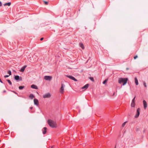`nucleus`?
I'll use <instances>...</instances> for the list:
<instances>
[{"label": "nucleus", "mask_w": 148, "mask_h": 148, "mask_svg": "<svg viewBox=\"0 0 148 148\" xmlns=\"http://www.w3.org/2000/svg\"><path fill=\"white\" fill-rule=\"evenodd\" d=\"M48 123L49 125L51 127L54 128L57 127V124L56 122L51 120H48Z\"/></svg>", "instance_id": "f257e3e1"}, {"label": "nucleus", "mask_w": 148, "mask_h": 148, "mask_svg": "<svg viewBox=\"0 0 148 148\" xmlns=\"http://www.w3.org/2000/svg\"><path fill=\"white\" fill-rule=\"evenodd\" d=\"M127 80L128 79L127 78H120L119 80V84H121L122 83L123 84V85H124L127 83Z\"/></svg>", "instance_id": "f03ea898"}, {"label": "nucleus", "mask_w": 148, "mask_h": 148, "mask_svg": "<svg viewBox=\"0 0 148 148\" xmlns=\"http://www.w3.org/2000/svg\"><path fill=\"white\" fill-rule=\"evenodd\" d=\"M140 108H138L137 110L136 114L134 116L135 118H137L139 116L140 114Z\"/></svg>", "instance_id": "7ed1b4c3"}, {"label": "nucleus", "mask_w": 148, "mask_h": 148, "mask_svg": "<svg viewBox=\"0 0 148 148\" xmlns=\"http://www.w3.org/2000/svg\"><path fill=\"white\" fill-rule=\"evenodd\" d=\"M14 79L16 81H22V77H20L18 75L14 76Z\"/></svg>", "instance_id": "20e7f679"}, {"label": "nucleus", "mask_w": 148, "mask_h": 148, "mask_svg": "<svg viewBox=\"0 0 148 148\" xmlns=\"http://www.w3.org/2000/svg\"><path fill=\"white\" fill-rule=\"evenodd\" d=\"M65 86V85L63 84H61V86L60 89V92L62 94L64 93V88Z\"/></svg>", "instance_id": "39448f33"}, {"label": "nucleus", "mask_w": 148, "mask_h": 148, "mask_svg": "<svg viewBox=\"0 0 148 148\" xmlns=\"http://www.w3.org/2000/svg\"><path fill=\"white\" fill-rule=\"evenodd\" d=\"M52 77L50 76H45L44 78L46 80L50 81L52 79Z\"/></svg>", "instance_id": "423d86ee"}, {"label": "nucleus", "mask_w": 148, "mask_h": 148, "mask_svg": "<svg viewBox=\"0 0 148 148\" xmlns=\"http://www.w3.org/2000/svg\"><path fill=\"white\" fill-rule=\"evenodd\" d=\"M51 95L50 93H48L43 95V97L44 98H49L51 97Z\"/></svg>", "instance_id": "0eeeda50"}, {"label": "nucleus", "mask_w": 148, "mask_h": 148, "mask_svg": "<svg viewBox=\"0 0 148 148\" xmlns=\"http://www.w3.org/2000/svg\"><path fill=\"white\" fill-rule=\"evenodd\" d=\"M67 77L69 78L70 79L74 81H75L77 82V80L74 77L71 76V75H67Z\"/></svg>", "instance_id": "6e6552de"}, {"label": "nucleus", "mask_w": 148, "mask_h": 148, "mask_svg": "<svg viewBox=\"0 0 148 148\" xmlns=\"http://www.w3.org/2000/svg\"><path fill=\"white\" fill-rule=\"evenodd\" d=\"M34 104L37 106L39 105V102L38 100L36 99H35L34 100Z\"/></svg>", "instance_id": "1a4fd4ad"}, {"label": "nucleus", "mask_w": 148, "mask_h": 148, "mask_svg": "<svg viewBox=\"0 0 148 148\" xmlns=\"http://www.w3.org/2000/svg\"><path fill=\"white\" fill-rule=\"evenodd\" d=\"M47 128L46 127H44L42 129V133L44 134H46L47 132Z\"/></svg>", "instance_id": "9d476101"}, {"label": "nucleus", "mask_w": 148, "mask_h": 148, "mask_svg": "<svg viewBox=\"0 0 148 148\" xmlns=\"http://www.w3.org/2000/svg\"><path fill=\"white\" fill-rule=\"evenodd\" d=\"M27 67L26 65H25L23 66V67H22L21 69H20V71L21 72H23L26 68Z\"/></svg>", "instance_id": "9b49d317"}, {"label": "nucleus", "mask_w": 148, "mask_h": 148, "mask_svg": "<svg viewBox=\"0 0 148 148\" xmlns=\"http://www.w3.org/2000/svg\"><path fill=\"white\" fill-rule=\"evenodd\" d=\"M143 104L144 108L145 109L146 108L147 106V103L146 101L145 100H143Z\"/></svg>", "instance_id": "f8f14e48"}, {"label": "nucleus", "mask_w": 148, "mask_h": 148, "mask_svg": "<svg viewBox=\"0 0 148 148\" xmlns=\"http://www.w3.org/2000/svg\"><path fill=\"white\" fill-rule=\"evenodd\" d=\"M89 85L88 84H87L83 86L82 88V89H87Z\"/></svg>", "instance_id": "ddd939ff"}, {"label": "nucleus", "mask_w": 148, "mask_h": 148, "mask_svg": "<svg viewBox=\"0 0 148 148\" xmlns=\"http://www.w3.org/2000/svg\"><path fill=\"white\" fill-rule=\"evenodd\" d=\"M31 87L32 88H33V89H38V87L37 86L34 85V84H33L32 85H31Z\"/></svg>", "instance_id": "4468645a"}, {"label": "nucleus", "mask_w": 148, "mask_h": 148, "mask_svg": "<svg viewBox=\"0 0 148 148\" xmlns=\"http://www.w3.org/2000/svg\"><path fill=\"white\" fill-rule=\"evenodd\" d=\"M134 80H135V83L136 84V85H137L138 84V79L136 77H135L134 78Z\"/></svg>", "instance_id": "2eb2a0df"}, {"label": "nucleus", "mask_w": 148, "mask_h": 148, "mask_svg": "<svg viewBox=\"0 0 148 148\" xmlns=\"http://www.w3.org/2000/svg\"><path fill=\"white\" fill-rule=\"evenodd\" d=\"M29 98H30L31 99H33V98L35 97V96L34 95L32 94H30L29 96Z\"/></svg>", "instance_id": "dca6fc26"}, {"label": "nucleus", "mask_w": 148, "mask_h": 148, "mask_svg": "<svg viewBox=\"0 0 148 148\" xmlns=\"http://www.w3.org/2000/svg\"><path fill=\"white\" fill-rule=\"evenodd\" d=\"M80 47H81L83 49H84V46L83 44L82 43H80L79 44Z\"/></svg>", "instance_id": "f3484780"}, {"label": "nucleus", "mask_w": 148, "mask_h": 148, "mask_svg": "<svg viewBox=\"0 0 148 148\" xmlns=\"http://www.w3.org/2000/svg\"><path fill=\"white\" fill-rule=\"evenodd\" d=\"M135 102H132L131 103V106L133 107H134L135 106Z\"/></svg>", "instance_id": "a211bd4d"}, {"label": "nucleus", "mask_w": 148, "mask_h": 148, "mask_svg": "<svg viewBox=\"0 0 148 148\" xmlns=\"http://www.w3.org/2000/svg\"><path fill=\"white\" fill-rule=\"evenodd\" d=\"M24 86H20L18 87V88L20 90H22L24 88Z\"/></svg>", "instance_id": "6ab92c4d"}, {"label": "nucleus", "mask_w": 148, "mask_h": 148, "mask_svg": "<svg viewBox=\"0 0 148 148\" xmlns=\"http://www.w3.org/2000/svg\"><path fill=\"white\" fill-rule=\"evenodd\" d=\"M6 81L8 82V83H9V84L10 85H12V83L11 82V81H10V80L9 79H7L6 80Z\"/></svg>", "instance_id": "aec40b11"}, {"label": "nucleus", "mask_w": 148, "mask_h": 148, "mask_svg": "<svg viewBox=\"0 0 148 148\" xmlns=\"http://www.w3.org/2000/svg\"><path fill=\"white\" fill-rule=\"evenodd\" d=\"M7 73L8 74H9V76L11 75L12 74L11 72V71H10V70H8V71Z\"/></svg>", "instance_id": "412c9836"}, {"label": "nucleus", "mask_w": 148, "mask_h": 148, "mask_svg": "<svg viewBox=\"0 0 148 148\" xmlns=\"http://www.w3.org/2000/svg\"><path fill=\"white\" fill-rule=\"evenodd\" d=\"M11 4V3L10 2L6 3V5L10 6Z\"/></svg>", "instance_id": "4be33fe9"}, {"label": "nucleus", "mask_w": 148, "mask_h": 148, "mask_svg": "<svg viewBox=\"0 0 148 148\" xmlns=\"http://www.w3.org/2000/svg\"><path fill=\"white\" fill-rule=\"evenodd\" d=\"M107 80H108L107 79H106L105 80H104L103 82V84H105L107 82Z\"/></svg>", "instance_id": "5701e85b"}, {"label": "nucleus", "mask_w": 148, "mask_h": 148, "mask_svg": "<svg viewBox=\"0 0 148 148\" xmlns=\"http://www.w3.org/2000/svg\"><path fill=\"white\" fill-rule=\"evenodd\" d=\"M135 98H136V96H135L134 97V98L132 99V102H135Z\"/></svg>", "instance_id": "b1692460"}, {"label": "nucleus", "mask_w": 148, "mask_h": 148, "mask_svg": "<svg viewBox=\"0 0 148 148\" xmlns=\"http://www.w3.org/2000/svg\"><path fill=\"white\" fill-rule=\"evenodd\" d=\"M126 123V122H124V123H123L122 125V126L123 127L125 125V123Z\"/></svg>", "instance_id": "393cba45"}, {"label": "nucleus", "mask_w": 148, "mask_h": 148, "mask_svg": "<svg viewBox=\"0 0 148 148\" xmlns=\"http://www.w3.org/2000/svg\"><path fill=\"white\" fill-rule=\"evenodd\" d=\"M90 79L92 81H93V82L94 81V79L92 77H90Z\"/></svg>", "instance_id": "a878e982"}, {"label": "nucleus", "mask_w": 148, "mask_h": 148, "mask_svg": "<svg viewBox=\"0 0 148 148\" xmlns=\"http://www.w3.org/2000/svg\"><path fill=\"white\" fill-rule=\"evenodd\" d=\"M143 85L145 87H147V85H146V83L145 82H143Z\"/></svg>", "instance_id": "bb28decb"}, {"label": "nucleus", "mask_w": 148, "mask_h": 148, "mask_svg": "<svg viewBox=\"0 0 148 148\" xmlns=\"http://www.w3.org/2000/svg\"><path fill=\"white\" fill-rule=\"evenodd\" d=\"M12 91L15 94H16V95H17L18 96H19L18 95V93H17L16 92H15V91Z\"/></svg>", "instance_id": "cd10ccee"}, {"label": "nucleus", "mask_w": 148, "mask_h": 148, "mask_svg": "<svg viewBox=\"0 0 148 148\" xmlns=\"http://www.w3.org/2000/svg\"><path fill=\"white\" fill-rule=\"evenodd\" d=\"M9 75H5L4 76V77L5 78H7V77H9Z\"/></svg>", "instance_id": "c85d7f7f"}, {"label": "nucleus", "mask_w": 148, "mask_h": 148, "mask_svg": "<svg viewBox=\"0 0 148 148\" xmlns=\"http://www.w3.org/2000/svg\"><path fill=\"white\" fill-rule=\"evenodd\" d=\"M44 2L45 3L46 5H47V4H48V2L47 1H44Z\"/></svg>", "instance_id": "c756f323"}, {"label": "nucleus", "mask_w": 148, "mask_h": 148, "mask_svg": "<svg viewBox=\"0 0 148 148\" xmlns=\"http://www.w3.org/2000/svg\"><path fill=\"white\" fill-rule=\"evenodd\" d=\"M137 58H138V56L137 55H136L134 57V59H136Z\"/></svg>", "instance_id": "7c9ffc66"}, {"label": "nucleus", "mask_w": 148, "mask_h": 148, "mask_svg": "<svg viewBox=\"0 0 148 148\" xmlns=\"http://www.w3.org/2000/svg\"><path fill=\"white\" fill-rule=\"evenodd\" d=\"M116 94L115 95V92H114L112 95V96H116Z\"/></svg>", "instance_id": "2f4dec72"}, {"label": "nucleus", "mask_w": 148, "mask_h": 148, "mask_svg": "<svg viewBox=\"0 0 148 148\" xmlns=\"http://www.w3.org/2000/svg\"><path fill=\"white\" fill-rule=\"evenodd\" d=\"M2 5V3L1 1H0V6H1Z\"/></svg>", "instance_id": "473e14b6"}, {"label": "nucleus", "mask_w": 148, "mask_h": 148, "mask_svg": "<svg viewBox=\"0 0 148 148\" xmlns=\"http://www.w3.org/2000/svg\"><path fill=\"white\" fill-rule=\"evenodd\" d=\"M44 38H41L40 39V40L42 41V40Z\"/></svg>", "instance_id": "72a5a7b5"}, {"label": "nucleus", "mask_w": 148, "mask_h": 148, "mask_svg": "<svg viewBox=\"0 0 148 148\" xmlns=\"http://www.w3.org/2000/svg\"><path fill=\"white\" fill-rule=\"evenodd\" d=\"M31 110H32L33 109V107H30L29 108Z\"/></svg>", "instance_id": "f704fd0d"}, {"label": "nucleus", "mask_w": 148, "mask_h": 148, "mask_svg": "<svg viewBox=\"0 0 148 148\" xmlns=\"http://www.w3.org/2000/svg\"><path fill=\"white\" fill-rule=\"evenodd\" d=\"M3 5H4V6H5L6 5V3H5V4H3Z\"/></svg>", "instance_id": "c9c22d12"}, {"label": "nucleus", "mask_w": 148, "mask_h": 148, "mask_svg": "<svg viewBox=\"0 0 148 148\" xmlns=\"http://www.w3.org/2000/svg\"><path fill=\"white\" fill-rule=\"evenodd\" d=\"M129 68H126V70H129Z\"/></svg>", "instance_id": "e433bc0d"}, {"label": "nucleus", "mask_w": 148, "mask_h": 148, "mask_svg": "<svg viewBox=\"0 0 148 148\" xmlns=\"http://www.w3.org/2000/svg\"><path fill=\"white\" fill-rule=\"evenodd\" d=\"M6 92V91L5 90H4L3 91V92Z\"/></svg>", "instance_id": "4c0bfd02"}, {"label": "nucleus", "mask_w": 148, "mask_h": 148, "mask_svg": "<svg viewBox=\"0 0 148 148\" xmlns=\"http://www.w3.org/2000/svg\"><path fill=\"white\" fill-rule=\"evenodd\" d=\"M54 148V146H52L51 148Z\"/></svg>", "instance_id": "58836bf2"}, {"label": "nucleus", "mask_w": 148, "mask_h": 148, "mask_svg": "<svg viewBox=\"0 0 148 148\" xmlns=\"http://www.w3.org/2000/svg\"><path fill=\"white\" fill-rule=\"evenodd\" d=\"M145 130H144L143 131V132H145Z\"/></svg>", "instance_id": "ea45409f"}]
</instances>
